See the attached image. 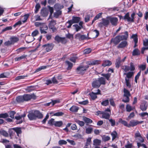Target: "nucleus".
Segmentation results:
<instances>
[{
  "label": "nucleus",
  "instance_id": "nucleus-1",
  "mask_svg": "<svg viewBox=\"0 0 148 148\" xmlns=\"http://www.w3.org/2000/svg\"><path fill=\"white\" fill-rule=\"evenodd\" d=\"M121 34H124V35L117 36L115 38L112 39L111 42H113L116 45L119 43L121 40H127L129 36L128 32L125 31L124 33H122Z\"/></svg>",
  "mask_w": 148,
  "mask_h": 148
},
{
  "label": "nucleus",
  "instance_id": "nucleus-2",
  "mask_svg": "<svg viewBox=\"0 0 148 148\" xmlns=\"http://www.w3.org/2000/svg\"><path fill=\"white\" fill-rule=\"evenodd\" d=\"M105 78L101 77L98 79H95L92 82V86L93 88H97L100 86L101 84H105Z\"/></svg>",
  "mask_w": 148,
  "mask_h": 148
},
{
  "label": "nucleus",
  "instance_id": "nucleus-3",
  "mask_svg": "<svg viewBox=\"0 0 148 148\" xmlns=\"http://www.w3.org/2000/svg\"><path fill=\"white\" fill-rule=\"evenodd\" d=\"M123 92L124 94L122 101L125 103L129 102L130 101L129 97L131 96L130 92L127 89L124 88L123 89Z\"/></svg>",
  "mask_w": 148,
  "mask_h": 148
},
{
  "label": "nucleus",
  "instance_id": "nucleus-4",
  "mask_svg": "<svg viewBox=\"0 0 148 148\" xmlns=\"http://www.w3.org/2000/svg\"><path fill=\"white\" fill-rule=\"evenodd\" d=\"M135 15V13L133 12L131 14V17L129 16V13H127L124 16V19L126 20L128 22H134V16Z\"/></svg>",
  "mask_w": 148,
  "mask_h": 148
},
{
  "label": "nucleus",
  "instance_id": "nucleus-5",
  "mask_svg": "<svg viewBox=\"0 0 148 148\" xmlns=\"http://www.w3.org/2000/svg\"><path fill=\"white\" fill-rule=\"evenodd\" d=\"M88 67V65H80L77 68L76 72L78 74L83 73L87 70Z\"/></svg>",
  "mask_w": 148,
  "mask_h": 148
},
{
  "label": "nucleus",
  "instance_id": "nucleus-6",
  "mask_svg": "<svg viewBox=\"0 0 148 148\" xmlns=\"http://www.w3.org/2000/svg\"><path fill=\"white\" fill-rule=\"evenodd\" d=\"M24 101H27L31 99H36V96L34 94H26L23 95Z\"/></svg>",
  "mask_w": 148,
  "mask_h": 148
},
{
  "label": "nucleus",
  "instance_id": "nucleus-7",
  "mask_svg": "<svg viewBox=\"0 0 148 148\" xmlns=\"http://www.w3.org/2000/svg\"><path fill=\"white\" fill-rule=\"evenodd\" d=\"M135 138L137 142L143 143L144 141V139L141 136L140 134L138 131H137L135 133Z\"/></svg>",
  "mask_w": 148,
  "mask_h": 148
},
{
  "label": "nucleus",
  "instance_id": "nucleus-8",
  "mask_svg": "<svg viewBox=\"0 0 148 148\" xmlns=\"http://www.w3.org/2000/svg\"><path fill=\"white\" fill-rule=\"evenodd\" d=\"M48 29V27L46 23H42L40 26V29L41 34H46L47 32L45 31Z\"/></svg>",
  "mask_w": 148,
  "mask_h": 148
},
{
  "label": "nucleus",
  "instance_id": "nucleus-9",
  "mask_svg": "<svg viewBox=\"0 0 148 148\" xmlns=\"http://www.w3.org/2000/svg\"><path fill=\"white\" fill-rule=\"evenodd\" d=\"M100 94L101 95V94L100 93V91L99 89H98L97 90V92L95 93L93 92H92L91 93L89 94L92 100H94L97 98V95Z\"/></svg>",
  "mask_w": 148,
  "mask_h": 148
},
{
  "label": "nucleus",
  "instance_id": "nucleus-10",
  "mask_svg": "<svg viewBox=\"0 0 148 148\" xmlns=\"http://www.w3.org/2000/svg\"><path fill=\"white\" fill-rule=\"evenodd\" d=\"M56 24V22L54 20H51L50 22L49 27V28L51 29L53 32L56 30V28L55 27V25Z\"/></svg>",
  "mask_w": 148,
  "mask_h": 148
},
{
  "label": "nucleus",
  "instance_id": "nucleus-11",
  "mask_svg": "<svg viewBox=\"0 0 148 148\" xmlns=\"http://www.w3.org/2000/svg\"><path fill=\"white\" fill-rule=\"evenodd\" d=\"M147 102L143 101L141 103L140 106V108L143 111H145L147 109Z\"/></svg>",
  "mask_w": 148,
  "mask_h": 148
},
{
  "label": "nucleus",
  "instance_id": "nucleus-12",
  "mask_svg": "<svg viewBox=\"0 0 148 148\" xmlns=\"http://www.w3.org/2000/svg\"><path fill=\"white\" fill-rule=\"evenodd\" d=\"M41 15L43 17H46L48 14V10L45 8H42L41 10Z\"/></svg>",
  "mask_w": 148,
  "mask_h": 148
},
{
  "label": "nucleus",
  "instance_id": "nucleus-13",
  "mask_svg": "<svg viewBox=\"0 0 148 148\" xmlns=\"http://www.w3.org/2000/svg\"><path fill=\"white\" fill-rule=\"evenodd\" d=\"M43 47L47 52L50 51L52 49L53 47L52 44H49L44 45L43 46Z\"/></svg>",
  "mask_w": 148,
  "mask_h": 148
},
{
  "label": "nucleus",
  "instance_id": "nucleus-14",
  "mask_svg": "<svg viewBox=\"0 0 148 148\" xmlns=\"http://www.w3.org/2000/svg\"><path fill=\"white\" fill-rule=\"evenodd\" d=\"M27 116L29 119L30 120H35L36 119L34 112H29Z\"/></svg>",
  "mask_w": 148,
  "mask_h": 148
},
{
  "label": "nucleus",
  "instance_id": "nucleus-15",
  "mask_svg": "<svg viewBox=\"0 0 148 148\" xmlns=\"http://www.w3.org/2000/svg\"><path fill=\"white\" fill-rule=\"evenodd\" d=\"M110 21L111 24L114 26L116 25L118 21V19L117 18L113 17L110 18Z\"/></svg>",
  "mask_w": 148,
  "mask_h": 148
},
{
  "label": "nucleus",
  "instance_id": "nucleus-16",
  "mask_svg": "<svg viewBox=\"0 0 148 148\" xmlns=\"http://www.w3.org/2000/svg\"><path fill=\"white\" fill-rule=\"evenodd\" d=\"M110 116V114L106 112H103L102 114V118H104L106 119H109Z\"/></svg>",
  "mask_w": 148,
  "mask_h": 148
},
{
  "label": "nucleus",
  "instance_id": "nucleus-17",
  "mask_svg": "<svg viewBox=\"0 0 148 148\" xmlns=\"http://www.w3.org/2000/svg\"><path fill=\"white\" fill-rule=\"evenodd\" d=\"M36 119H42L43 118V115L38 111L36 110L34 111Z\"/></svg>",
  "mask_w": 148,
  "mask_h": 148
},
{
  "label": "nucleus",
  "instance_id": "nucleus-18",
  "mask_svg": "<svg viewBox=\"0 0 148 148\" xmlns=\"http://www.w3.org/2000/svg\"><path fill=\"white\" fill-rule=\"evenodd\" d=\"M79 108L76 106H72L69 109V110L72 112H77Z\"/></svg>",
  "mask_w": 148,
  "mask_h": 148
},
{
  "label": "nucleus",
  "instance_id": "nucleus-19",
  "mask_svg": "<svg viewBox=\"0 0 148 148\" xmlns=\"http://www.w3.org/2000/svg\"><path fill=\"white\" fill-rule=\"evenodd\" d=\"M138 125V121L132 120L130 122L129 127H134Z\"/></svg>",
  "mask_w": 148,
  "mask_h": 148
},
{
  "label": "nucleus",
  "instance_id": "nucleus-20",
  "mask_svg": "<svg viewBox=\"0 0 148 148\" xmlns=\"http://www.w3.org/2000/svg\"><path fill=\"white\" fill-rule=\"evenodd\" d=\"M127 45V42L126 41H124L122 42L118 46V47L119 48H123Z\"/></svg>",
  "mask_w": 148,
  "mask_h": 148
},
{
  "label": "nucleus",
  "instance_id": "nucleus-21",
  "mask_svg": "<svg viewBox=\"0 0 148 148\" xmlns=\"http://www.w3.org/2000/svg\"><path fill=\"white\" fill-rule=\"evenodd\" d=\"M55 40L58 42H61L63 43L65 40V38H61L58 36H56L55 38Z\"/></svg>",
  "mask_w": 148,
  "mask_h": 148
},
{
  "label": "nucleus",
  "instance_id": "nucleus-22",
  "mask_svg": "<svg viewBox=\"0 0 148 148\" xmlns=\"http://www.w3.org/2000/svg\"><path fill=\"white\" fill-rule=\"evenodd\" d=\"M122 62L121 59L120 57H119L116 60V62L115 63L116 67L117 68H119Z\"/></svg>",
  "mask_w": 148,
  "mask_h": 148
},
{
  "label": "nucleus",
  "instance_id": "nucleus-23",
  "mask_svg": "<svg viewBox=\"0 0 148 148\" xmlns=\"http://www.w3.org/2000/svg\"><path fill=\"white\" fill-rule=\"evenodd\" d=\"M119 122L121 123L124 126L129 127V124H128L126 121L122 120L121 118L119 119Z\"/></svg>",
  "mask_w": 148,
  "mask_h": 148
},
{
  "label": "nucleus",
  "instance_id": "nucleus-24",
  "mask_svg": "<svg viewBox=\"0 0 148 148\" xmlns=\"http://www.w3.org/2000/svg\"><path fill=\"white\" fill-rule=\"evenodd\" d=\"M16 100L18 103L23 102L24 101L23 95L17 97L16 98Z\"/></svg>",
  "mask_w": 148,
  "mask_h": 148
},
{
  "label": "nucleus",
  "instance_id": "nucleus-25",
  "mask_svg": "<svg viewBox=\"0 0 148 148\" xmlns=\"http://www.w3.org/2000/svg\"><path fill=\"white\" fill-rule=\"evenodd\" d=\"M93 130V128L90 126L86 127V133L87 134L91 133Z\"/></svg>",
  "mask_w": 148,
  "mask_h": 148
},
{
  "label": "nucleus",
  "instance_id": "nucleus-26",
  "mask_svg": "<svg viewBox=\"0 0 148 148\" xmlns=\"http://www.w3.org/2000/svg\"><path fill=\"white\" fill-rule=\"evenodd\" d=\"M112 64L111 62L108 60H105L102 64V66H109Z\"/></svg>",
  "mask_w": 148,
  "mask_h": 148
},
{
  "label": "nucleus",
  "instance_id": "nucleus-27",
  "mask_svg": "<svg viewBox=\"0 0 148 148\" xmlns=\"http://www.w3.org/2000/svg\"><path fill=\"white\" fill-rule=\"evenodd\" d=\"M80 18L78 17H74L73 16L72 17V20H71L72 21L73 23H78L80 21Z\"/></svg>",
  "mask_w": 148,
  "mask_h": 148
},
{
  "label": "nucleus",
  "instance_id": "nucleus-28",
  "mask_svg": "<svg viewBox=\"0 0 148 148\" xmlns=\"http://www.w3.org/2000/svg\"><path fill=\"white\" fill-rule=\"evenodd\" d=\"M49 66H50L49 65H47L46 66H40V67H39V68H38L37 69H36V72H38L41 71L42 70L44 69H46V68H47V67H49Z\"/></svg>",
  "mask_w": 148,
  "mask_h": 148
},
{
  "label": "nucleus",
  "instance_id": "nucleus-29",
  "mask_svg": "<svg viewBox=\"0 0 148 148\" xmlns=\"http://www.w3.org/2000/svg\"><path fill=\"white\" fill-rule=\"evenodd\" d=\"M15 119L17 120L16 123L17 124H20L23 121L21 119V116L18 115L15 116Z\"/></svg>",
  "mask_w": 148,
  "mask_h": 148
},
{
  "label": "nucleus",
  "instance_id": "nucleus-30",
  "mask_svg": "<svg viewBox=\"0 0 148 148\" xmlns=\"http://www.w3.org/2000/svg\"><path fill=\"white\" fill-rule=\"evenodd\" d=\"M101 143V140L98 139H95L93 140V145H94L96 146L99 145Z\"/></svg>",
  "mask_w": 148,
  "mask_h": 148
},
{
  "label": "nucleus",
  "instance_id": "nucleus-31",
  "mask_svg": "<svg viewBox=\"0 0 148 148\" xmlns=\"http://www.w3.org/2000/svg\"><path fill=\"white\" fill-rule=\"evenodd\" d=\"M83 120L85 123H91L92 121L91 119L85 117H83Z\"/></svg>",
  "mask_w": 148,
  "mask_h": 148
},
{
  "label": "nucleus",
  "instance_id": "nucleus-32",
  "mask_svg": "<svg viewBox=\"0 0 148 148\" xmlns=\"http://www.w3.org/2000/svg\"><path fill=\"white\" fill-rule=\"evenodd\" d=\"M10 40H11L12 44H13L15 42H17L18 40V39L16 37H13L10 38Z\"/></svg>",
  "mask_w": 148,
  "mask_h": 148
},
{
  "label": "nucleus",
  "instance_id": "nucleus-33",
  "mask_svg": "<svg viewBox=\"0 0 148 148\" xmlns=\"http://www.w3.org/2000/svg\"><path fill=\"white\" fill-rule=\"evenodd\" d=\"M111 135L112 137V140H114V139H115L117 136V134L116 131H114L112 132Z\"/></svg>",
  "mask_w": 148,
  "mask_h": 148
},
{
  "label": "nucleus",
  "instance_id": "nucleus-34",
  "mask_svg": "<svg viewBox=\"0 0 148 148\" xmlns=\"http://www.w3.org/2000/svg\"><path fill=\"white\" fill-rule=\"evenodd\" d=\"M73 24V23L72 21L71 20H69L66 23L65 25L67 28H69L71 27V25Z\"/></svg>",
  "mask_w": 148,
  "mask_h": 148
},
{
  "label": "nucleus",
  "instance_id": "nucleus-35",
  "mask_svg": "<svg viewBox=\"0 0 148 148\" xmlns=\"http://www.w3.org/2000/svg\"><path fill=\"white\" fill-rule=\"evenodd\" d=\"M26 55H23L20 57H16L15 58V60L16 61H20L21 60L25 58L26 57Z\"/></svg>",
  "mask_w": 148,
  "mask_h": 148
},
{
  "label": "nucleus",
  "instance_id": "nucleus-36",
  "mask_svg": "<svg viewBox=\"0 0 148 148\" xmlns=\"http://www.w3.org/2000/svg\"><path fill=\"white\" fill-rule=\"evenodd\" d=\"M62 124L63 123L61 121H55L54 125L56 127H60Z\"/></svg>",
  "mask_w": 148,
  "mask_h": 148
},
{
  "label": "nucleus",
  "instance_id": "nucleus-37",
  "mask_svg": "<svg viewBox=\"0 0 148 148\" xmlns=\"http://www.w3.org/2000/svg\"><path fill=\"white\" fill-rule=\"evenodd\" d=\"M140 53V51L138 49H134L132 52V55L134 56L139 55Z\"/></svg>",
  "mask_w": 148,
  "mask_h": 148
},
{
  "label": "nucleus",
  "instance_id": "nucleus-38",
  "mask_svg": "<svg viewBox=\"0 0 148 148\" xmlns=\"http://www.w3.org/2000/svg\"><path fill=\"white\" fill-rule=\"evenodd\" d=\"M13 129L15 132H16L18 136H19V134H21V129L19 128H13Z\"/></svg>",
  "mask_w": 148,
  "mask_h": 148
},
{
  "label": "nucleus",
  "instance_id": "nucleus-39",
  "mask_svg": "<svg viewBox=\"0 0 148 148\" xmlns=\"http://www.w3.org/2000/svg\"><path fill=\"white\" fill-rule=\"evenodd\" d=\"M61 14V11L60 10L57 11L54 14V16L56 18H57Z\"/></svg>",
  "mask_w": 148,
  "mask_h": 148
},
{
  "label": "nucleus",
  "instance_id": "nucleus-40",
  "mask_svg": "<svg viewBox=\"0 0 148 148\" xmlns=\"http://www.w3.org/2000/svg\"><path fill=\"white\" fill-rule=\"evenodd\" d=\"M126 109V111L127 112H130L133 109L131 106L129 104L127 105Z\"/></svg>",
  "mask_w": 148,
  "mask_h": 148
},
{
  "label": "nucleus",
  "instance_id": "nucleus-41",
  "mask_svg": "<svg viewBox=\"0 0 148 148\" xmlns=\"http://www.w3.org/2000/svg\"><path fill=\"white\" fill-rule=\"evenodd\" d=\"M125 81L127 86L129 88H130L131 87V85L129 79H127V78H125Z\"/></svg>",
  "mask_w": 148,
  "mask_h": 148
},
{
  "label": "nucleus",
  "instance_id": "nucleus-42",
  "mask_svg": "<svg viewBox=\"0 0 148 148\" xmlns=\"http://www.w3.org/2000/svg\"><path fill=\"white\" fill-rule=\"evenodd\" d=\"M73 26L74 27L75 29L76 30V32L78 31L82 28L81 26L80 27L77 24L73 25Z\"/></svg>",
  "mask_w": 148,
  "mask_h": 148
},
{
  "label": "nucleus",
  "instance_id": "nucleus-43",
  "mask_svg": "<svg viewBox=\"0 0 148 148\" xmlns=\"http://www.w3.org/2000/svg\"><path fill=\"white\" fill-rule=\"evenodd\" d=\"M109 103V100L108 99H106L103 101L101 103V104L102 106H106L108 105Z\"/></svg>",
  "mask_w": 148,
  "mask_h": 148
},
{
  "label": "nucleus",
  "instance_id": "nucleus-44",
  "mask_svg": "<svg viewBox=\"0 0 148 148\" xmlns=\"http://www.w3.org/2000/svg\"><path fill=\"white\" fill-rule=\"evenodd\" d=\"M132 38L134 39L135 43H137L138 42L137 36L136 34H133L132 35Z\"/></svg>",
  "mask_w": 148,
  "mask_h": 148
},
{
  "label": "nucleus",
  "instance_id": "nucleus-45",
  "mask_svg": "<svg viewBox=\"0 0 148 148\" xmlns=\"http://www.w3.org/2000/svg\"><path fill=\"white\" fill-rule=\"evenodd\" d=\"M0 134L5 136H8V133L5 131L1 130H0Z\"/></svg>",
  "mask_w": 148,
  "mask_h": 148
},
{
  "label": "nucleus",
  "instance_id": "nucleus-46",
  "mask_svg": "<svg viewBox=\"0 0 148 148\" xmlns=\"http://www.w3.org/2000/svg\"><path fill=\"white\" fill-rule=\"evenodd\" d=\"M73 136L76 139H82V135L79 134H76L74 135Z\"/></svg>",
  "mask_w": 148,
  "mask_h": 148
},
{
  "label": "nucleus",
  "instance_id": "nucleus-47",
  "mask_svg": "<svg viewBox=\"0 0 148 148\" xmlns=\"http://www.w3.org/2000/svg\"><path fill=\"white\" fill-rule=\"evenodd\" d=\"M124 74L126 75L128 79H129V78L132 77L133 74V72H130L127 73H124Z\"/></svg>",
  "mask_w": 148,
  "mask_h": 148
},
{
  "label": "nucleus",
  "instance_id": "nucleus-48",
  "mask_svg": "<svg viewBox=\"0 0 148 148\" xmlns=\"http://www.w3.org/2000/svg\"><path fill=\"white\" fill-rule=\"evenodd\" d=\"M146 68V65L145 64H141L138 66V68L141 70L143 71Z\"/></svg>",
  "mask_w": 148,
  "mask_h": 148
},
{
  "label": "nucleus",
  "instance_id": "nucleus-49",
  "mask_svg": "<svg viewBox=\"0 0 148 148\" xmlns=\"http://www.w3.org/2000/svg\"><path fill=\"white\" fill-rule=\"evenodd\" d=\"M66 62L68 65L67 69L68 70L71 69L73 66V64L68 61H66Z\"/></svg>",
  "mask_w": 148,
  "mask_h": 148
},
{
  "label": "nucleus",
  "instance_id": "nucleus-50",
  "mask_svg": "<svg viewBox=\"0 0 148 148\" xmlns=\"http://www.w3.org/2000/svg\"><path fill=\"white\" fill-rule=\"evenodd\" d=\"M102 21L103 22V23L104 26H107L109 23V21L107 19H106L105 18H102Z\"/></svg>",
  "mask_w": 148,
  "mask_h": 148
},
{
  "label": "nucleus",
  "instance_id": "nucleus-51",
  "mask_svg": "<svg viewBox=\"0 0 148 148\" xmlns=\"http://www.w3.org/2000/svg\"><path fill=\"white\" fill-rule=\"evenodd\" d=\"M29 15V14H25L24 16V19L22 21V22L23 23L26 22L28 18Z\"/></svg>",
  "mask_w": 148,
  "mask_h": 148
},
{
  "label": "nucleus",
  "instance_id": "nucleus-52",
  "mask_svg": "<svg viewBox=\"0 0 148 148\" xmlns=\"http://www.w3.org/2000/svg\"><path fill=\"white\" fill-rule=\"evenodd\" d=\"M101 75L105 77L107 80H108L111 75V74L108 73L107 74H102Z\"/></svg>",
  "mask_w": 148,
  "mask_h": 148
},
{
  "label": "nucleus",
  "instance_id": "nucleus-53",
  "mask_svg": "<svg viewBox=\"0 0 148 148\" xmlns=\"http://www.w3.org/2000/svg\"><path fill=\"white\" fill-rule=\"evenodd\" d=\"M55 8L58 9H61L63 8V6L59 4H56L55 6Z\"/></svg>",
  "mask_w": 148,
  "mask_h": 148
},
{
  "label": "nucleus",
  "instance_id": "nucleus-54",
  "mask_svg": "<svg viewBox=\"0 0 148 148\" xmlns=\"http://www.w3.org/2000/svg\"><path fill=\"white\" fill-rule=\"evenodd\" d=\"M48 7L49 8V10L50 12V14L49 16V18H48V19H49L51 17V16L52 15V14L53 12V8L49 6H48Z\"/></svg>",
  "mask_w": 148,
  "mask_h": 148
},
{
  "label": "nucleus",
  "instance_id": "nucleus-55",
  "mask_svg": "<svg viewBox=\"0 0 148 148\" xmlns=\"http://www.w3.org/2000/svg\"><path fill=\"white\" fill-rule=\"evenodd\" d=\"M122 69L126 72L130 70L129 67L127 65L123 66Z\"/></svg>",
  "mask_w": 148,
  "mask_h": 148
},
{
  "label": "nucleus",
  "instance_id": "nucleus-56",
  "mask_svg": "<svg viewBox=\"0 0 148 148\" xmlns=\"http://www.w3.org/2000/svg\"><path fill=\"white\" fill-rule=\"evenodd\" d=\"M67 142L64 140H60L58 141V144L60 145L66 144Z\"/></svg>",
  "mask_w": 148,
  "mask_h": 148
},
{
  "label": "nucleus",
  "instance_id": "nucleus-57",
  "mask_svg": "<svg viewBox=\"0 0 148 148\" xmlns=\"http://www.w3.org/2000/svg\"><path fill=\"white\" fill-rule=\"evenodd\" d=\"M137 144L138 148L142 147L143 148H147L145 144H141L139 142H137Z\"/></svg>",
  "mask_w": 148,
  "mask_h": 148
},
{
  "label": "nucleus",
  "instance_id": "nucleus-58",
  "mask_svg": "<svg viewBox=\"0 0 148 148\" xmlns=\"http://www.w3.org/2000/svg\"><path fill=\"white\" fill-rule=\"evenodd\" d=\"M8 116V115L7 113L0 114V118H5Z\"/></svg>",
  "mask_w": 148,
  "mask_h": 148
},
{
  "label": "nucleus",
  "instance_id": "nucleus-59",
  "mask_svg": "<svg viewBox=\"0 0 148 148\" xmlns=\"http://www.w3.org/2000/svg\"><path fill=\"white\" fill-rule=\"evenodd\" d=\"M139 115L142 117H144L146 116L147 117H148V113L147 112H143L139 114Z\"/></svg>",
  "mask_w": 148,
  "mask_h": 148
},
{
  "label": "nucleus",
  "instance_id": "nucleus-60",
  "mask_svg": "<svg viewBox=\"0 0 148 148\" xmlns=\"http://www.w3.org/2000/svg\"><path fill=\"white\" fill-rule=\"evenodd\" d=\"M75 121L81 126H83L84 125V123L83 121H80L79 120H77Z\"/></svg>",
  "mask_w": 148,
  "mask_h": 148
},
{
  "label": "nucleus",
  "instance_id": "nucleus-61",
  "mask_svg": "<svg viewBox=\"0 0 148 148\" xmlns=\"http://www.w3.org/2000/svg\"><path fill=\"white\" fill-rule=\"evenodd\" d=\"M55 121L53 119H51L48 122V123L50 125H54Z\"/></svg>",
  "mask_w": 148,
  "mask_h": 148
},
{
  "label": "nucleus",
  "instance_id": "nucleus-62",
  "mask_svg": "<svg viewBox=\"0 0 148 148\" xmlns=\"http://www.w3.org/2000/svg\"><path fill=\"white\" fill-rule=\"evenodd\" d=\"M109 121L110 123L112 126L114 127L115 125L116 122L114 120L111 119H109Z\"/></svg>",
  "mask_w": 148,
  "mask_h": 148
},
{
  "label": "nucleus",
  "instance_id": "nucleus-63",
  "mask_svg": "<svg viewBox=\"0 0 148 148\" xmlns=\"http://www.w3.org/2000/svg\"><path fill=\"white\" fill-rule=\"evenodd\" d=\"M40 7V6L39 4H36L35 7V12L36 13L38 12Z\"/></svg>",
  "mask_w": 148,
  "mask_h": 148
},
{
  "label": "nucleus",
  "instance_id": "nucleus-64",
  "mask_svg": "<svg viewBox=\"0 0 148 148\" xmlns=\"http://www.w3.org/2000/svg\"><path fill=\"white\" fill-rule=\"evenodd\" d=\"M91 50L90 48H87L84 51V54H87L90 53L91 52Z\"/></svg>",
  "mask_w": 148,
  "mask_h": 148
}]
</instances>
